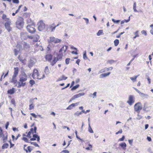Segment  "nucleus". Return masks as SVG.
I'll list each match as a JSON object with an SVG mask.
<instances>
[{"label":"nucleus","instance_id":"53","mask_svg":"<svg viewBox=\"0 0 153 153\" xmlns=\"http://www.w3.org/2000/svg\"><path fill=\"white\" fill-rule=\"evenodd\" d=\"M30 83L32 85H33L35 83V81L33 80H31L30 81Z\"/></svg>","mask_w":153,"mask_h":153},{"label":"nucleus","instance_id":"39","mask_svg":"<svg viewBox=\"0 0 153 153\" xmlns=\"http://www.w3.org/2000/svg\"><path fill=\"white\" fill-rule=\"evenodd\" d=\"M114 45L116 46H117L119 43V40L118 39H116L114 42Z\"/></svg>","mask_w":153,"mask_h":153},{"label":"nucleus","instance_id":"60","mask_svg":"<svg viewBox=\"0 0 153 153\" xmlns=\"http://www.w3.org/2000/svg\"><path fill=\"white\" fill-rule=\"evenodd\" d=\"M108 62L110 64H112L115 62V61L113 60H109L108 61Z\"/></svg>","mask_w":153,"mask_h":153},{"label":"nucleus","instance_id":"10","mask_svg":"<svg viewBox=\"0 0 153 153\" xmlns=\"http://www.w3.org/2000/svg\"><path fill=\"white\" fill-rule=\"evenodd\" d=\"M7 137L8 134L6 131H5V132L3 133L2 134H1V136H0V137L2 138L3 142L4 143L7 140Z\"/></svg>","mask_w":153,"mask_h":153},{"label":"nucleus","instance_id":"9","mask_svg":"<svg viewBox=\"0 0 153 153\" xmlns=\"http://www.w3.org/2000/svg\"><path fill=\"white\" fill-rule=\"evenodd\" d=\"M84 95H85V93H79L78 94H75V95H74V96H73L72 97V98L70 100V102L71 101H72L73 100H74L82 96H83Z\"/></svg>","mask_w":153,"mask_h":153},{"label":"nucleus","instance_id":"5","mask_svg":"<svg viewBox=\"0 0 153 153\" xmlns=\"http://www.w3.org/2000/svg\"><path fill=\"white\" fill-rule=\"evenodd\" d=\"M27 31L31 33H34L36 31V29L34 27V26L33 25H28L26 27Z\"/></svg>","mask_w":153,"mask_h":153},{"label":"nucleus","instance_id":"64","mask_svg":"<svg viewBox=\"0 0 153 153\" xmlns=\"http://www.w3.org/2000/svg\"><path fill=\"white\" fill-rule=\"evenodd\" d=\"M62 152H64V153H69V151L67 150H63Z\"/></svg>","mask_w":153,"mask_h":153},{"label":"nucleus","instance_id":"31","mask_svg":"<svg viewBox=\"0 0 153 153\" xmlns=\"http://www.w3.org/2000/svg\"><path fill=\"white\" fill-rule=\"evenodd\" d=\"M33 137H34L35 138H37V141L38 142H39L40 139V137L38 135L36 134H33Z\"/></svg>","mask_w":153,"mask_h":153},{"label":"nucleus","instance_id":"30","mask_svg":"<svg viewBox=\"0 0 153 153\" xmlns=\"http://www.w3.org/2000/svg\"><path fill=\"white\" fill-rule=\"evenodd\" d=\"M45 72L46 74H48L49 73V70L48 66H46L45 69Z\"/></svg>","mask_w":153,"mask_h":153},{"label":"nucleus","instance_id":"56","mask_svg":"<svg viewBox=\"0 0 153 153\" xmlns=\"http://www.w3.org/2000/svg\"><path fill=\"white\" fill-rule=\"evenodd\" d=\"M13 2L14 3H19V0H12Z\"/></svg>","mask_w":153,"mask_h":153},{"label":"nucleus","instance_id":"3","mask_svg":"<svg viewBox=\"0 0 153 153\" xmlns=\"http://www.w3.org/2000/svg\"><path fill=\"white\" fill-rule=\"evenodd\" d=\"M32 76L34 79H40L44 78L45 77V76L44 74H42V75L41 76L40 75H39L38 70L36 69H35L33 70V74L32 75Z\"/></svg>","mask_w":153,"mask_h":153},{"label":"nucleus","instance_id":"28","mask_svg":"<svg viewBox=\"0 0 153 153\" xmlns=\"http://www.w3.org/2000/svg\"><path fill=\"white\" fill-rule=\"evenodd\" d=\"M120 145L123 149H126V145L125 143H121L120 144Z\"/></svg>","mask_w":153,"mask_h":153},{"label":"nucleus","instance_id":"20","mask_svg":"<svg viewBox=\"0 0 153 153\" xmlns=\"http://www.w3.org/2000/svg\"><path fill=\"white\" fill-rule=\"evenodd\" d=\"M110 73H111L110 72H109L107 73L102 74L100 75V78H103V77H106L108 76Z\"/></svg>","mask_w":153,"mask_h":153},{"label":"nucleus","instance_id":"8","mask_svg":"<svg viewBox=\"0 0 153 153\" xmlns=\"http://www.w3.org/2000/svg\"><path fill=\"white\" fill-rule=\"evenodd\" d=\"M11 23V21H10L6 22L4 24L5 28L8 32L11 31L12 30V28L10 27Z\"/></svg>","mask_w":153,"mask_h":153},{"label":"nucleus","instance_id":"51","mask_svg":"<svg viewBox=\"0 0 153 153\" xmlns=\"http://www.w3.org/2000/svg\"><path fill=\"white\" fill-rule=\"evenodd\" d=\"M5 132V131H3V130L1 127H0V136H1V135Z\"/></svg>","mask_w":153,"mask_h":153},{"label":"nucleus","instance_id":"57","mask_svg":"<svg viewBox=\"0 0 153 153\" xmlns=\"http://www.w3.org/2000/svg\"><path fill=\"white\" fill-rule=\"evenodd\" d=\"M30 114L34 118H37V116L34 113H31Z\"/></svg>","mask_w":153,"mask_h":153},{"label":"nucleus","instance_id":"46","mask_svg":"<svg viewBox=\"0 0 153 153\" xmlns=\"http://www.w3.org/2000/svg\"><path fill=\"white\" fill-rule=\"evenodd\" d=\"M135 36L134 37V38H135L136 37H138L139 36L138 34V31H137L135 33Z\"/></svg>","mask_w":153,"mask_h":153},{"label":"nucleus","instance_id":"62","mask_svg":"<svg viewBox=\"0 0 153 153\" xmlns=\"http://www.w3.org/2000/svg\"><path fill=\"white\" fill-rule=\"evenodd\" d=\"M137 56V54L134 55L133 56V58H132L130 61V62H131Z\"/></svg>","mask_w":153,"mask_h":153},{"label":"nucleus","instance_id":"26","mask_svg":"<svg viewBox=\"0 0 153 153\" xmlns=\"http://www.w3.org/2000/svg\"><path fill=\"white\" fill-rule=\"evenodd\" d=\"M58 60H59L56 58V57H55L52 62H51V65L52 66H53Z\"/></svg>","mask_w":153,"mask_h":153},{"label":"nucleus","instance_id":"33","mask_svg":"<svg viewBox=\"0 0 153 153\" xmlns=\"http://www.w3.org/2000/svg\"><path fill=\"white\" fill-rule=\"evenodd\" d=\"M16 76H13L12 78V82H13L14 83H16L17 82V80L16 78Z\"/></svg>","mask_w":153,"mask_h":153},{"label":"nucleus","instance_id":"6","mask_svg":"<svg viewBox=\"0 0 153 153\" xmlns=\"http://www.w3.org/2000/svg\"><path fill=\"white\" fill-rule=\"evenodd\" d=\"M38 29L39 31L43 30L45 27V25L43 21L41 20L38 23Z\"/></svg>","mask_w":153,"mask_h":153},{"label":"nucleus","instance_id":"36","mask_svg":"<svg viewBox=\"0 0 153 153\" xmlns=\"http://www.w3.org/2000/svg\"><path fill=\"white\" fill-rule=\"evenodd\" d=\"M136 2H135L134 3L133 8L134 10V12H137V11L136 9Z\"/></svg>","mask_w":153,"mask_h":153},{"label":"nucleus","instance_id":"13","mask_svg":"<svg viewBox=\"0 0 153 153\" xmlns=\"http://www.w3.org/2000/svg\"><path fill=\"white\" fill-rule=\"evenodd\" d=\"M36 62L35 59H30L28 63V66L29 68H31L34 65Z\"/></svg>","mask_w":153,"mask_h":153},{"label":"nucleus","instance_id":"43","mask_svg":"<svg viewBox=\"0 0 153 153\" xmlns=\"http://www.w3.org/2000/svg\"><path fill=\"white\" fill-rule=\"evenodd\" d=\"M22 140H24L26 142L29 143H30V142L29 141L28 139L26 137H23L22 138Z\"/></svg>","mask_w":153,"mask_h":153},{"label":"nucleus","instance_id":"50","mask_svg":"<svg viewBox=\"0 0 153 153\" xmlns=\"http://www.w3.org/2000/svg\"><path fill=\"white\" fill-rule=\"evenodd\" d=\"M24 48H29V45H27V44L26 43H24Z\"/></svg>","mask_w":153,"mask_h":153},{"label":"nucleus","instance_id":"48","mask_svg":"<svg viewBox=\"0 0 153 153\" xmlns=\"http://www.w3.org/2000/svg\"><path fill=\"white\" fill-rule=\"evenodd\" d=\"M113 68L112 67H109V68H106V67L105 68L106 71H108L110 70L111 71V70H112Z\"/></svg>","mask_w":153,"mask_h":153},{"label":"nucleus","instance_id":"40","mask_svg":"<svg viewBox=\"0 0 153 153\" xmlns=\"http://www.w3.org/2000/svg\"><path fill=\"white\" fill-rule=\"evenodd\" d=\"M9 145L7 143H5L3 144V146H2V148L3 149H4L5 148H7L8 146Z\"/></svg>","mask_w":153,"mask_h":153},{"label":"nucleus","instance_id":"45","mask_svg":"<svg viewBox=\"0 0 153 153\" xmlns=\"http://www.w3.org/2000/svg\"><path fill=\"white\" fill-rule=\"evenodd\" d=\"M82 114V112L77 111L75 113L74 115L77 116H79L80 115Z\"/></svg>","mask_w":153,"mask_h":153},{"label":"nucleus","instance_id":"19","mask_svg":"<svg viewBox=\"0 0 153 153\" xmlns=\"http://www.w3.org/2000/svg\"><path fill=\"white\" fill-rule=\"evenodd\" d=\"M14 71L13 76H16L19 73V69L18 68L16 67L14 68Z\"/></svg>","mask_w":153,"mask_h":153},{"label":"nucleus","instance_id":"59","mask_svg":"<svg viewBox=\"0 0 153 153\" xmlns=\"http://www.w3.org/2000/svg\"><path fill=\"white\" fill-rule=\"evenodd\" d=\"M32 133L31 132L29 131L27 135V137H29V138H31V137L30 136V135Z\"/></svg>","mask_w":153,"mask_h":153},{"label":"nucleus","instance_id":"14","mask_svg":"<svg viewBox=\"0 0 153 153\" xmlns=\"http://www.w3.org/2000/svg\"><path fill=\"white\" fill-rule=\"evenodd\" d=\"M61 24V22H59L58 24L55 26L54 24H53L51 25L49 27L50 29L51 30V31H53L55 29L56 27L60 25Z\"/></svg>","mask_w":153,"mask_h":153},{"label":"nucleus","instance_id":"58","mask_svg":"<svg viewBox=\"0 0 153 153\" xmlns=\"http://www.w3.org/2000/svg\"><path fill=\"white\" fill-rule=\"evenodd\" d=\"M128 142H129V144L130 145H131L132 144L133 140V139L129 140H128Z\"/></svg>","mask_w":153,"mask_h":153},{"label":"nucleus","instance_id":"34","mask_svg":"<svg viewBox=\"0 0 153 153\" xmlns=\"http://www.w3.org/2000/svg\"><path fill=\"white\" fill-rule=\"evenodd\" d=\"M35 105L33 104H30L29 105V110H31L34 108Z\"/></svg>","mask_w":153,"mask_h":153},{"label":"nucleus","instance_id":"18","mask_svg":"<svg viewBox=\"0 0 153 153\" xmlns=\"http://www.w3.org/2000/svg\"><path fill=\"white\" fill-rule=\"evenodd\" d=\"M52 58V55L51 54H47L45 56L46 59L48 61H51Z\"/></svg>","mask_w":153,"mask_h":153},{"label":"nucleus","instance_id":"44","mask_svg":"<svg viewBox=\"0 0 153 153\" xmlns=\"http://www.w3.org/2000/svg\"><path fill=\"white\" fill-rule=\"evenodd\" d=\"M149 107H146L145 106V105H144V106L143 108V110L145 111H146V112H148L149 111V110H148V108Z\"/></svg>","mask_w":153,"mask_h":153},{"label":"nucleus","instance_id":"41","mask_svg":"<svg viewBox=\"0 0 153 153\" xmlns=\"http://www.w3.org/2000/svg\"><path fill=\"white\" fill-rule=\"evenodd\" d=\"M30 143H31V144L35 146L39 147V146L36 142H30Z\"/></svg>","mask_w":153,"mask_h":153},{"label":"nucleus","instance_id":"49","mask_svg":"<svg viewBox=\"0 0 153 153\" xmlns=\"http://www.w3.org/2000/svg\"><path fill=\"white\" fill-rule=\"evenodd\" d=\"M112 20L114 23H119L120 21L119 20H115L114 19H112Z\"/></svg>","mask_w":153,"mask_h":153},{"label":"nucleus","instance_id":"63","mask_svg":"<svg viewBox=\"0 0 153 153\" xmlns=\"http://www.w3.org/2000/svg\"><path fill=\"white\" fill-rule=\"evenodd\" d=\"M125 139V136H123L122 138L119 139V140L120 141H122L124 140V139Z\"/></svg>","mask_w":153,"mask_h":153},{"label":"nucleus","instance_id":"21","mask_svg":"<svg viewBox=\"0 0 153 153\" xmlns=\"http://www.w3.org/2000/svg\"><path fill=\"white\" fill-rule=\"evenodd\" d=\"M34 147L31 146H28L27 147V149H25V151L27 153L28 152H30L33 149Z\"/></svg>","mask_w":153,"mask_h":153},{"label":"nucleus","instance_id":"15","mask_svg":"<svg viewBox=\"0 0 153 153\" xmlns=\"http://www.w3.org/2000/svg\"><path fill=\"white\" fill-rule=\"evenodd\" d=\"M68 48V47L67 46H64L59 51V52H62L64 54L66 52V50Z\"/></svg>","mask_w":153,"mask_h":153},{"label":"nucleus","instance_id":"4","mask_svg":"<svg viewBox=\"0 0 153 153\" xmlns=\"http://www.w3.org/2000/svg\"><path fill=\"white\" fill-rule=\"evenodd\" d=\"M134 108L135 111L139 113L140 111L142 109V105L141 103L138 102L136 103L134 105Z\"/></svg>","mask_w":153,"mask_h":153},{"label":"nucleus","instance_id":"11","mask_svg":"<svg viewBox=\"0 0 153 153\" xmlns=\"http://www.w3.org/2000/svg\"><path fill=\"white\" fill-rule=\"evenodd\" d=\"M16 47L17 49L14 50L15 55L16 56H17L19 51L22 49V46L19 45H17Z\"/></svg>","mask_w":153,"mask_h":153},{"label":"nucleus","instance_id":"42","mask_svg":"<svg viewBox=\"0 0 153 153\" xmlns=\"http://www.w3.org/2000/svg\"><path fill=\"white\" fill-rule=\"evenodd\" d=\"M106 71V70L105 69V68L102 69L99 72V74H101L102 73L104 72H105Z\"/></svg>","mask_w":153,"mask_h":153},{"label":"nucleus","instance_id":"16","mask_svg":"<svg viewBox=\"0 0 153 153\" xmlns=\"http://www.w3.org/2000/svg\"><path fill=\"white\" fill-rule=\"evenodd\" d=\"M78 102H76L75 103H72L71 104V105H69L66 108L67 110H71V109L73 107L77 106L78 104Z\"/></svg>","mask_w":153,"mask_h":153},{"label":"nucleus","instance_id":"2","mask_svg":"<svg viewBox=\"0 0 153 153\" xmlns=\"http://www.w3.org/2000/svg\"><path fill=\"white\" fill-rule=\"evenodd\" d=\"M24 23L23 19L22 17H19L16 22V27L20 29L23 27Z\"/></svg>","mask_w":153,"mask_h":153},{"label":"nucleus","instance_id":"47","mask_svg":"<svg viewBox=\"0 0 153 153\" xmlns=\"http://www.w3.org/2000/svg\"><path fill=\"white\" fill-rule=\"evenodd\" d=\"M141 33L142 34L144 35L145 36H146L147 35V33L146 31L144 30H142L141 31Z\"/></svg>","mask_w":153,"mask_h":153},{"label":"nucleus","instance_id":"29","mask_svg":"<svg viewBox=\"0 0 153 153\" xmlns=\"http://www.w3.org/2000/svg\"><path fill=\"white\" fill-rule=\"evenodd\" d=\"M14 89L13 88L12 89L8 90V93L11 94H14Z\"/></svg>","mask_w":153,"mask_h":153},{"label":"nucleus","instance_id":"7","mask_svg":"<svg viewBox=\"0 0 153 153\" xmlns=\"http://www.w3.org/2000/svg\"><path fill=\"white\" fill-rule=\"evenodd\" d=\"M134 97L132 95L129 96L127 103L130 105H132L134 102Z\"/></svg>","mask_w":153,"mask_h":153},{"label":"nucleus","instance_id":"38","mask_svg":"<svg viewBox=\"0 0 153 153\" xmlns=\"http://www.w3.org/2000/svg\"><path fill=\"white\" fill-rule=\"evenodd\" d=\"M79 84H78L76 86L73 87L71 89V90L73 91L74 90H76V89H77L79 87Z\"/></svg>","mask_w":153,"mask_h":153},{"label":"nucleus","instance_id":"55","mask_svg":"<svg viewBox=\"0 0 153 153\" xmlns=\"http://www.w3.org/2000/svg\"><path fill=\"white\" fill-rule=\"evenodd\" d=\"M133 88L137 92L138 94H139V95L140 94V93H141V92H140L136 88H135V87H133Z\"/></svg>","mask_w":153,"mask_h":153},{"label":"nucleus","instance_id":"27","mask_svg":"<svg viewBox=\"0 0 153 153\" xmlns=\"http://www.w3.org/2000/svg\"><path fill=\"white\" fill-rule=\"evenodd\" d=\"M103 31L102 30H99L97 34V35L98 36L103 35Z\"/></svg>","mask_w":153,"mask_h":153},{"label":"nucleus","instance_id":"17","mask_svg":"<svg viewBox=\"0 0 153 153\" xmlns=\"http://www.w3.org/2000/svg\"><path fill=\"white\" fill-rule=\"evenodd\" d=\"M139 95L143 99H148L149 97V95L146 94L141 92Z\"/></svg>","mask_w":153,"mask_h":153},{"label":"nucleus","instance_id":"35","mask_svg":"<svg viewBox=\"0 0 153 153\" xmlns=\"http://www.w3.org/2000/svg\"><path fill=\"white\" fill-rule=\"evenodd\" d=\"M83 58L84 59H88V58L86 56V51H85L84 52V54L83 56Z\"/></svg>","mask_w":153,"mask_h":153},{"label":"nucleus","instance_id":"32","mask_svg":"<svg viewBox=\"0 0 153 153\" xmlns=\"http://www.w3.org/2000/svg\"><path fill=\"white\" fill-rule=\"evenodd\" d=\"M88 131L91 133H93L94 132V131L91 126L89 124H88Z\"/></svg>","mask_w":153,"mask_h":153},{"label":"nucleus","instance_id":"1","mask_svg":"<svg viewBox=\"0 0 153 153\" xmlns=\"http://www.w3.org/2000/svg\"><path fill=\"white\" fill-rule=\"evenodd\" d=\"M27 79V76L26 74L24 72L22 73L19 76V82H18V87L24 86L26 84L25 82Z\"/></svg>","mask_w":153,"mask_h":153},{"label":"nucleus","instance_id":"12","mask_svg":"<svg viewBox=\"0 0 153 153\" xmlns=\"http://www.w3.org/2000/svg\"><path fill=\"white\" fill-rule=\"evenodd\" d=\"M21 36L22 38H30V37L28 35V33L26 32H22L21 33Z\"/></svg>","mask_w":153,"mask_h":153},{"label":"nucleus","instance_id":"52","mask_svg":"<svg viewBox=\"0 0 153 153\" xmlns=\"http://www.w3.org/2000/svg\"><path fill=\"white\" fill-rule=\"evenodd\" d=\"M70 60V59L69 58H67L65 59V63L66 64L68 65L69 63Z\"/></svg>","mask_w":153,"mask_h":153},{"label":"nucleus","instance_id":"25","mask_svg":"<svg viewBox=\"0 0 153 153\" xmlns=\"http://www.w3.org/2000/svg\"><path fill=\"white\" fill-rule=\"evenodd\" d=\"M2 19L4 20L5 21L7 22L10 21L9 18H7L6 15L5 14H3L2 16Z\"/></svg>","mask_w":153,"mask_h":153},{"label":"nucleus","instance_id":"37","mask_svg":"<svg viewBox=\"0 0 153 153\" xmlns=\"http://www.w3.org/2000/svg\"><path fill=\"white\" fill-rule=\"evenodd\" d=\"M130 79L134 82L136 81L137 76H134V77H130Z\"/></svg>","mask_w":153,"mask_h":153},{"label":"nucleus","instance_id":"23","mask_svg":"<svg viewBox=\"0 0 153 153\" xmlns=\"http://www.w3.org/2000/svg\"><path fill=\"white\" fill-rule=\"evenodd\" d=\"M63 53L62 52H60L59 51L58 54H57V57L56 58L59 60H60L62 58L63 56Z\"/></svg>","mask_w":153,"mask_h":153},{"label":"nucleus","instance_id":"61","mask_svg":"<svg viewBox=\"0 0 153 153\" xmlns=\"http://www.w3.org/2000/svg\"><path fill=\"white\" fill-rule=\"evenodd\" d=\"M70 85V84L69 83L66 86H65V87L62 88V89H61L62 90H64V89H65V88H67Z\"/></svg>","mask_w":153,"mask_h":153},{"label":"nucleus","instance_id":"54","mask_svg":"<svg viewBox=\"0 0 153 153\" xmlns=\"http://www.w3.org/2000/svg\"><path fill=\"white\" fill-rule=\"evenodd\" d=\"M129 20V19L128 20H124L122 21L121 22V24H123L125 22H128Z\"/></svg>","mask_w":153,"mask_h":153},{"label":"nucleus","instance_id":"24","mask_svg":"<svg viewBox=\"0 0 153 153\" xmlns=\"http://www.w3.org/2000/svg\"><path fill=\"white\" fill-rule=\"evenodd\" d=\"M67 77H65L64 75H62L61 77L59 78L56 80L57 82L61 81L63 80H66L67 79Z\"/></svg>","mask_w":153,"mask_h":153},{"label":"nucleus","instance_id":"22","mask_svg":"<svg viewBox=\"0 0 153 153\" xmlns=\"http://www.w3.org/2000/svg\"><path fill=\"white\" fill-rule=\"evenodd\" d=\"M50 41L55 43H57L59 42L61 40L59 39H51Z\"/></svg>","mask_w":153,"mask_h":153}]
</instances>
